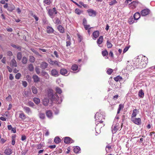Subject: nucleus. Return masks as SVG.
<instances>
[{"mask_svg": "<svg viewBox=\"0 0 155 155\" xmlns=\"http://www.w3.org/2000/svg\"><path fill=\"white\" fill-rule=\"evenodd\" d=\"M118 117L115 118L112 127V131L113 134L116 133L120 128L119 122H118Z\"/></svg>", "mask_w": 155, "mask_h": 155, "instance_id": "f257e3e1", "label": "nucleus"}, {"mask_svg": "<svg viewBox=\"0 0 155 155\" xmlns=\"http://www.w3.org/2000/svg\"><path fill=\"white\" fill-rule=\"evenodd\" d=\"M147 63L148 58L145 56L143 57L140 63L136 65V67L140 68L145 67Z\"/></svg>", "mask_w": 155, "mask_h": 155, "instance_id": "f03ea898", "label": "nucleus"}, {"mask_svg": "<svg viewBox=\"0 0 155 155\" xmlns=\"http://www.w3.org/2000/svg\"><path fill=\"white\" fill-rule=\"evenodd\" d=\"M48 96L49 98L51 99L52 101H57V103L59 104L61 102V101H58L59 97L56 94H53L52 92H51L48 93Z\"/></svg>", "mask_w": 155, "mask_h": 155, "instance_id": "7ed1b4c3", "label": "nucleus"}, {"mask_svg": "<svg viewBox=\"0 0 155 155\" xmlns=\"http://www.w3.org/2000/svg\"><path fill=\"white\" fill-rule=\"evenodd\" d=\"M103 118V116L101 114H100L99 112H97L95 116V119L96 122V123L97 122L102 123L103 122L102 121Z\"/></svg>", "mask_w": 155, "mask_h": 155, "instance_id": "20e7f679", "label": "nucleus"}, {"mask_svg": "<svg viewBox=\"0 0 155 155\" xmlns=\"http://www.w3.org/2000/svg\"><path fill=\"white\" fill-rule=\"evenodd\" d=\"M131 120L134 124L137 125H140L141 123V120L140 118H131Z\"/></svg>", "mask_w": 155, "mask_h": 155, "instance_id": "39448f33", "label": "nucleus"}, {"mask_svg": "<svg viewBox=\"0 0 155 155\" xmlns=\"http://www.w3.org/2000/svg\"><path fill=\"white\" fill-rule=\"evenodd\" d=\"M89 15L90 16L94 17L96 15V12L95 11L92 9H89L87 10Z\"/></svg>", "mask_w": 155, "mask_h": 155, "instance_id": "423d86ee", "label": "nucleus"}, {"mask_svg": "<svg viewBox=\"0 0 155 155\" xmlns=\"http://www.w3.org/2000/svg\"><path fill=\"white\" fill-rule=\"evenodd\" d=\"M57 13L55 8H54L53 9H50L48 10V14L51 17H52L54 14H56Z\"/></svg>", "mask_w": 155, "mask_h": 155, "instance_id": "0eeeda50", "label": "nucleus"}, {"mask_svg": "<svg viewBox=\"0 0 155 155\" xmlns=\"http://www.w3.org/2000/svg\"><path fill=\"white\" fill-rule=\"evenodd\" d=\"M138 5V2L135 1H133L129 4V7L131 8H135Z\"/></svg>", "mask_w": 155, "mask_h": 155, "instance_id": "6e6552de", "label": "nucleus"}, {"mask_svg": "<svg viewBox=\"0 0 155 155\" xmlns=\"http://www.w3.org/2000/svg\"><path fill=\"white\" fill-rule=\"evenodd\" d=\"M150 12V10L148 9H144L141 11V14L142 16H145L148 15Z\"/></svg>", "mask_w": 155, "mask_h": 155, "instance_id": "1a4fd4ad", "label": "nucleus"}, {"mask_svg": "<svg viewBox=\"0 0 155 155\" xmlns=\"http://www.w3.org/2000/svg\"><path fill=\"white\" fill-rule=\"evenodd\" d=\"M64 142L65 143H71L74 142L73 140L69 137H66L64 140Z\"/></svg>", "mask_w": 155, "mask_h": 155, "instance_id": "9d476101", "label": "nucleus"}, {"mask_svg": "<svg viewBox=\"0 0 155 155\" xmlns=\"http://www.w3.org/2000/svg\"><path fill=\"white\" fill-rule=\"evenodd\" d=\"M23 107L24 110L25 111L26 113L28 114H32V111L30 108L26 106Z\"/></svg>", "mask_w": 155, "mask_h": 155, "instance_id": "9b49d317", "label": "nucleus"}, {"mask_svg": "<svg viewBox=\"0 0 155 155\" xmlns=\"http://www.w3.org/2000/svg\"><path fill=\"white\" fill-rule=\"evenodd\" d=\"M41 75L47 79H48L49 78V75L48 73L44 71H42L41 72Z\"/></svg>", "mask_w": 155, "mask_h": 155, "instance_id": "f8f14e48", "label": "nucleus"}, {"mask_svg": "<svg viewBox=\"0 0 155 155\" xmlns=\"http://www.w3.org/2000/svg\"><path fill=\"white\" fill-rule=\"evenodd\" d=\"M32 78L35 83H37L40 81V78L37 75L34 74Z\"/></svg>", "mask_w": 155, "mask_h": 155, "instance_id": "ddd939ff", "label": "nucleus"}, {"mask_svg": "<svg viewBox=\"0 0 155 155\" xmlns=\"http://www.w3.org/2000/svg\"><path fill=\"white\" fill-rule=\"evenodd\" d=\"M68 72L66 69L64 68L61 69L60 70L61 74L67 76L68 74Z\"/></svg>", "mask_w": 155, "mask_h": 155, "instance_id": "4468645a", "label": "nucleus"}, {"mask_svg": "<svg viewBox=\"0 0 155 155\" xmlns=\"http://www.w3.org/2000/svg\"><path fill=\"white\" fill-rule=\"evenodd\" d=\"M4 153L7 155H10L12 153V150L8 148H6L5 150Z\"/></svg>", "mask_w": 155, "mask_h": 155, "instance_id": "2eb2a0df", "label": "nucleus"}, {"mask_svg": "<svg viewBox=\"0 0 155 155\" xmlns=\"http://www.w3.org/2000/svg\"><path fill=\"white\" fill-rule=\"evenodd\" d=\"M138 113V111L137 109H134L133 110V113L131 115V118H134Z\"/></svg>", "mask_w": 155, "mask_h": 155, "instance_id": "dca6fc26", "label": "nucleus"}, {"mask_svg": "<svg viewBox=\"0 0 155 155\" xmlns=\"http://www.w3.org/2000/svg\"><path fill=\"white\" fill-rule=\"evenodd\" d=\"M15 5L12 4L9 5L7 10L9 12H12L15 10Z\"/></svg>", "mask_w": 155, "mask_h": 155, "instance_id": "f3484780", "label": "nucleus"}, {"mask_svg": "<svg viewBox=\"0 0 155 155\" xmlns=\"http://www.w3.org/2000/svg\"><path fill=\"white\" fill-rule=\"evenodd\" d=\"M112 145L110 143L107 144L106 147V151L107 153L110 152V150L112 149Z\"/></svg>", "mask_w": 155, "mask_h": 155, "instance_id": "a211bd4d", "label": "nucleus"}, {"mask_svg": "<svg viewBox=\"0 0 155 155\" xmlns=\"http://www.w3.org/2000/svg\"><path fill=\"white\" fill-rule=\"evenodd\" d=\"M54 30L51 27L48 26L47 27V32L48 34L52 33L53 32Z\"/></svg>", "mask_w": 155, "mask_h": 155, "instance_id": "6ab92c4d", "label": "nucleus"}, {"mask_svg": "<svg viewBox=\"0 0 155 155\" xmlns=\"http://www.w3.org/2000/svg\"><path fill=\"white\" fill-rule=\"evenodd\" d=\"M51 74L52 76L54 77H57L58 75V73L57 71L55 69H53L51 71Z\"/></svg>", "mask_w": 155, "mask_h": 155, "instance_id": "aec40b11", "label": "nucleus"}, {"mask_svg": "<svg viewBox=\"0 0 155 155\" xmlns=\"http://www.w3.org/2000/svg\"><path fill=\"white\" fill-rule=\"evenodd\" d=\"M134 20L137 21L140 18V14L138 12H137L134 14Z\"/></svg>", "mask_w": 155, "mask_h": 155, "instance_id": "412c9836", "label": "nucleus"}, {"mask_svg": "<svg viewBox=\"0 0 155 155\" xmlns=\"http://www.w3.org/2000/svg\"><path fill=\"white\" fill-rule=\"evenodd\" d=\"M47 116L49 118L51 119L52 117V113L51 110L47 111L46 112Z\"/></svg>", "mask_w": 155, "mask_h": 155, "instance_id": "4be33fe9", "label": "nucleus"}, {"mask_svg": "<svg viewBox=\"0 0 155 155\" xmlns=\"http://www.w3.org/2000/svg\"><path fill=\"white\" fill-rule=\"evenodd\" d=\"M48 64L45 62H43L41 64V68L42 69H45L47 68Z\"/></svg>", "mask_w": 155, "mask_h": 155, "instance_id": "5701e85b", "label": "nucleus"}, {"mask_svg": "<svg viewBox=\"0 0 155 155\" xmlns=\"http://www.w3.org/2000/svg\"><path fill=\"white\" fill-rule=\"evenodd\" d=\"M10 65L12 67H17V62L14 59H13L11 60Z\"/></svg>", "mask_w": 155, "mask_h": 155, "instance_id": "b1692460", "label": "nucleus"}, {"mask_svg": "<svg viewBox=\"0 0 155 155\" xmlns=\"http://www.w3.org/2000/svg\"><path fill=\"white\" fill-rule=\"evenodd\" d=\"M99 35V32L98 31H96L93 32V35L94 38L95 39L93 38L94 39H95L96 38H97Z\"/></svg>", "mask_w": 155, "mask_h": 155, "instance_id": "393cba45", "label": "nucleus"}, {"mask_svg": "<svg viewBox=\"0 0 155 155\" xmlns=\"http://www.w3.org/2000/svg\"><path fill=\"white\" fill-rule=\"evenodd\" d=\"M57 28L61 33H63L64 31V28L61 25H58L57 27Z\"/></svg>", "mask_w": 155, "mask_h": 155, "instance_id": "a878e982", "label": "nucleus"}, {"mask_svg": "<svg viewBox=\"0 0 155 155\" xmlns=\"http://www.w3.org/2000/svg\"><path fill=\"white\" fill-rule=\"evenodd\" d=\"M138 96L140 98H143L144 96V93L142 89L139 90L138 94Z\"/></svg>", "mask_w": 155, "mask_h": 155, "instance_id": "bb28decb", "label": "nucleus"}, {"mask_svg": "<svg viewBox=\"0 0 155 155\" xmlns=\"http://www.w3.org/2000/svg\"><path fill=\"white\" fill-rule=\"evenodd\" d=\"M21 112L19 114V117L22 120H24L26 118V117L24 114L21 111H20Z\"/></svg>", "mask_w": 155, "mask_h": 155, "instance_id": "cd10ccee", "label": "nucleus"}, {"mask_svg": "<svg viewBox=\"0 0 155 155\" xmlns=\"http://www.w3.org/2000/svg\"><path fill=\"white\" fill-rule=\"evenodd\" d=\"M103 40V38L102 36H101L99 37L97 41V43L99 45V46L102 43Z\"/></svg>", "mask_w": 155, "mask_h": 155, "instance_id": "c85d7f7f", "label": "nucleus"}, {"mask_svg": "<svg viewBox=\"0 0 155 155\" xmlns=\"http://www.w3.org/2000/svg\"><path fill=\"white\" fill-rule=\"evenodd\" d=\"M73 150L75 153H78L80 150V148L79 147L76 146L74 148Z\"/></svg>", "mask_w": 155, "mask_h": 155, "instance_id": "c756f323", "label": "nucleus"}, {"mask_svg": "<svg viewBox=\"0 0 155 155\" xmlns=\"http://www.w3.org/2000/svg\"><path fill=\"white\" fill-rule=\"evenodd\" d=\"M43 104L45 106H47L49 103V100L48 98H44L43 101Z\"/></svg>", "mask_w": 155, "mask_h": 155, "instance_id": "7c9ffc66", "label": "nucleus"}, {"mask_svg": "<svg viewBox=\"0 0 155 155\" xmlns=\"http://www.w3.org/2000/svg\"><path fill=\"white\" fill-rule=\"evenodd\" d=\"M136 20H134V17L131 16L129 19L128 21L130 24H131L134 22Z\"/></svg>", "mask_w": 155, "mask_h": 155, "instance_id": "2f4dec72", "label": "nucleus"}, {"mask_svg": "<svg viewBox=\"0 0 155 155\" xmlns=\"http://www.w3.org/2000/svg\"><path fill=\"white\" fill-rule=\"evenodd\" d=\"M49 63L52 65H58V62L56 61H52L50 59L49 60Z\"/></svg>", "mask_w": 155, "mask_h": 155, "instance_id": "473e14b6", "label": "nucleus"}, {"mask_svg": "<svg viewBox=\"0 0 155 155\" xmlns=\"http://www.w3.org/2000/svg\"><path fill=\"white\" fill-rule=\"evenodd\" d=\"M33 101L36 104H38L40 103V99L37 97H34L33 99Z\"/></svg>", "mask_w": 155, "mask_h": 155, "instance_id": "72a5a7b5", "label": "nucleus"}, {"mask_svg": "<svg viewBox=\"0 0 155 155\" xmlns=\"http://www.w3.org/2000/svg\"><path fill=\"white\" fill-rule=\"evenodd\" d=\"M61 140L58 137H56L54 139V141L55 143L58 144L61 142Z\"/></svg>", "mask_w": 155, "mask_h": 155, "instance_id": "f704fd0d", "label": "nucleus"}, {"mask_svg": "<svg viewBox=\"0 0 155 155\" xmlns=\"http://www.w3.org/2000/svg\"><path fill=\"white\" fill-rule=\"evenodd\" d=\"M31 89L32 92L34 94H37L38 91L36 87L34 86H32L31 88Z\"/></svg>", "mask_w": 155, "mask_h": 155, "instance_id": "c9c22d12", "label": "nucleus"}, {"mask_svg": "<svg viewBox=\"0 0 155 155\" xmlns=\"http://www.w3.org/2000/svg\"><path fill=\"white\" fill-rule=\"evenodd\" d=\"M39 118L42 120H43L45 117V114L44 113H40L39 114Z\"/></svg>", "mask_w": 155, "mask_h": 155, "instance_id": "e433bc0d", "label": "nucleus"}, {"mask_svg": "<svg viewBox=\"0 0 155 155\" xmlns=\"http://www.w3.org/2000/svg\"><path fill=\"white\" fill-rule=\"evenodd\" d=\"M122 79V78L120 76H118L114 78V80L117 82L120 81Z\"/></svg>", "mask_w": 155, "mask_h": 155, "instance_id": "4c0bfd02", "label": "nucleus"}, {"mask_svg": "<svg viewBox=\"0 0 155 155\" xmlns=\"http://www.w3.org/2000/svg\"><path fill=\"white\" fill-rule=\"evenodd\" d=\"M28 68L30 71H33L34 69V67L33 64H29L28 66Z\"/></svg>", "mask_w": 155, "mask_h": 155, "instance_id": "58836bf2", "label": "nucleus"}, {"mask_svg": "<svg viewBox=\"0 0 155 155\" xmlns=\"http://www.w3.org/2000/svg\"><path fill=\"white\" fill-rule=\"evenodd\" d=\"M22 58V53L21 52H18L17 54V58L18 60H20Z\"/></svg>", "mask_w": 155, "mask_h": 155, "instance_id": "ea45409f", "label": "nucleus"}, {"mask_svg": "<svg viewBox=\"0 0 155 155\" xmlns=\"http://www.w3.org/2000/svg\"><path fill=\"white\" fill-rule=\"evenodd\" d=\"M107 45L108 48H110L112 46V45L108 40L107 41Z\"/></svg>", "mask_w": 155, "mask_h": 155, "instance_id": "a19ab883", "label": "nucleus"}, {"mask_svg": "<svg viewBox=\"0 0 155 155\" xmlns=\"http://www.w3.org/2000/svg\"><path fill=\"white\" fill-rule=\"evenodd\" d=\"M78 66L77 64H74L72 66L71 69L73 71H76L78 69Z\"/></svg>", "mask_w": 155, "mask_h": 155, "instance_id": "79ce46f5", "label": "nucleus"}, {"mask_svg": "<svg viewBox=\"0 0 155 155\" xmlns=\"http://www.w3.org/2000/svg\"><path fill=\"white\" fill-rule=\"evenodd\" d=\"M27 61V59L25 57H23L22 59V63L23 64H26Z\"/></svg>", "mask_w": 155, "mask_h": 155, "instance_id": "37998d69", "label": "nucleus"}, {"mask_svg": "<svg viewBox=\"0 0 155 155\" xmlns=\"http://www.w3.org/2000/svg\"><path fill=\"white\" fill-rule=\"evenodd\" d=\"M117 3V2L116 0L111 1L109 3V5L110 6L114 5Z\"/></svg>", "mask_w": 155, "mask_h": 155, "instance_id": "c03bdc74", "label": "nucleus"}, {"mask_svg": "<svg viewBox=\"0 0 155 155\" xmlns=\"http://www.w3.org/2000/svg\"><path fill=\"white\" fill-rule=\"evenodd\" d=\"M29 61L32 63H33L35 61V58L34 57L32 56H30L29 57Z\"/></svg>", "mask_w": 155, "mask_h": 155, "instance_id": "a18cd8bd", "label": "nucleus"}, {"mask_svg": "<svg viewBox=\"0 0 155 155\" xmlns=\"http://www.w3.org/2000/svg\"><path fill=\"white\" fill-rule=\"evenodd\" d=\"M56 91L57 93L59 94H61L62 93L61 89L59 87H56Z\"/></svg>", "mask_w": 155, "mask_h": 155, "instance_id": "49530a36", "label": "nucleus"}, {"mask_svg": "<svg viewBox=\"0 0 155 155\" xmlns=\"http://www.w3.org/2000/svg\"><path fill=\"white\" fill-rule=\"evenodd\" d=\"M75 12L76 14H77L80 15L81 12V10L78 8H77L75 10Z\"/></svg>", "mask_w": 155, "mask_h": 155, "instance_id": "de8ad7c7", "label": "nucleus"}, {"mask_svg": "<svg viewBox=\"0 0 155 155\" xmlns=\"http://www.w3.org/2000/svg\"><path fill=\"white\" fill-rule=\"evenodd\" d=\"M102 54L103 56H105L107 55L108 53L107 50H104L102 51Z\"/></svg>", "mask_w": 155, "mask_h": 155, "instance_id": "09e8293b", "label": "nucleus"}, {"mask_svg": "<svg viewBox=\"0 0 155 155\" xmlns=\"http://www.w3.org/2000/svg\"><path fill=\"white\" fill-rule=\"evenodd\" d=\"M28 105L31 107H33L34 104L32 102L30 101L28 102Z\"/></svg>", "mask_w": 155, "mask_h": 155, "instance_id": "8fccbe9b", "label": "nucleus"}, {"mask_svg": "<svg viewBox=\"0 0 155 155\" xmlns=\"http://www.w3.org/2000/svg\"><path fill=\"white\" fill-rule=\"evenodd\" d=\"M55 23L57 25L61 23V22L60 21L59 19L58 18H56L55 19Z\"/></svg>", "mask_w": 155, "mask_h": 155, "instance_id": "3c124183", "label": "nucleus"}, {"mask_svg": "<svg viewBox=\"0 0 155 155\" xmlns=\"http://www.w3.org/2000/svg\"><path fill=\"white\" fill-rule=\"evenodd\" d=\"M44 2L47 5H49L51 2L50 0H44Z\"/></svg>", "mask_w": 155, "mask_h": 155, "instance_id": "603ef678", "label": "nucleus"}, {"mask_svg": "<svg viewBox=\"0 0 155 155\" xmlns=\"http://www.w3.org/2000/svg\"><path fill=\"white\" fill-rule=\"evenodd\" d=\"M113 72V70L111 68L108 69L107 71V73L109 75L111 74Z\"/></svg>", "mask_w": 155, "mask_h": 155, "instance_id": "864d4df0", "label": "nucleus"}, {"mask_svg": "<svg viewBox=\"0 0 155 155\" xmlns=\"http://www.w3.org/2000/svg\"><path fill=\"white\" fill-rule=\"evenodd\" d=\"M35 71L37 74H39L40 73V69L38 67H36L35 68Z\"/></svg>", "mask_w": 155, "mask_h": 155, "instance_id": "5fc2aeb1", "label": "nucleus"}, {"mask_svg": "<svg viewBox=\"0 0 155 155\" xmlns=\"http://www.w3.org/2000/svg\"><path fill=\"white\" fill-rule=\"evenodd\" d=\"M21 76V74L20 73L17 74L15 76V78L17 79H19Z\"/></svg>", "mask_w": 155, "mask_h": 155, "instance_id": "6e6d98bb", "label": "nucleus"}, {"mask_svg": "<svg viewBox=\"0 0 155 155\" xmlns=\"http://www.w3.org/2000/svg\"><path fill=\"white\" fill-rule=\"evenodd\" d=\"M79 3L80 5L83 6L84 8H87V5L86 4H84L83 2H79Z\"/></svg>", "mask_w": 155, "mask_h": 155, "instance_id": "4d7b16f0", "label": "nucleus"}, {"mask_svg": "<svg viewBox=\"0 0 155 155\" xmlns=\"http://www.w3.org/2000/svg\"><path fill=\"white\" fill-rule=\"evenodd\" d=\"M26 78H27V80L28 81H30L31 80V78L30 76L29 75H27L26 76Z\"/></svg>", "mask_w": 155, "mask_h": 155, "instance_id": "13d9d810", "label": "nucleus"}, {"mask_svg": "<svg viewBox=\"0 0 155 155\" xmlns=\"http://www.w3.org/2000/svg\"><path fill=\"white\" fill-rule=\"evenodd\" d=\"M54 113L55 114H58L59 113V110L56 108H55L54 109Z\"/></svg>", "mask_w": 155, "mask_h": 155, "instance_id": "bf43d9fd", "label": "nucleus"}, {"mask_svg": "<svg viewBox=\"0 0 155 155\" xmlns=\"http://www.w3.org/2000/svg\"><path fill=\"white\" fill-rule=\"evenodd\" d=\"M129 48V47H126L124 49L123 51V53H125L128 50V49Z\"/></svg>", "mask_w": 155, "mask_h": 155, "instance_id": "052dcab7", "label": "nucleus"}, {"mask_svg": "<svg viewBox=\"0 0 155 155\" xmlns=\"http://www.w3.org/2000/svg\"><path fill=\"white\" fill-rule=\"evenodd\" d=\"M22 85L25 87H26L27 85V83L26 81H22Z\"/></svg>", "mask_w": 155, "mask_h": 155, "instance_id": "680f3d73", "label": "nucleus"}, {"mask_svg": "<svg viewBox=\"0 0 155 155\" xmlns=\"http://www.w3.org/2000/svg\"><path fill=\"white\" fill-rule=\"evenodd\" d=\"M54 54L56 58H59V55H58V53L57 51H54Z\"/></svg>", "mask_w": 155, "mask_h": 155, "instance_id": "e2e57ef3", "label": "nucleus"}, {"mask_svg": "<svg viewBox=\"0 0 155 155\" xmlns=\"http://www.w3.org/2000/svg\"><path fill=\"white\" fill-rule=\"evenodd\" d=\"M87 20L86 19L84 18L83 20V24L84 26V25H86L87 24Z\"/></svg>", "mask_w": 155, "mask_h": 155, "instance_id": "0e129e2a", "label": "nucleus"}, {"mask_svg": "<svg viewBox=\"0 0 155 155\" xmlns=\"http://www.w3.org/2000/svg\"><path fill=\"white\" fill-rule=\"evenodd\" d=\"M6 58L5 57H4L3 58L1 61L3 63L5 64L6 62Z\"/></svg>", "mask_w": 155, "mask_h": 155, "instance_id": "69168bd1", "label": "nucleus"}, {"mask_svg": "<svg viewBox=\"0 0 155 155\" xmlns=\"http://www.w3.org/2000/svg\"><path fill=\"white\" fill-rule=\"evenodd\" d=\"M71 45V42L70 41H66V46H70Z\"/></svg>", "mask_w": 155, "mask_h": 155, "instance_id": "338daca9", "label": "nucleus"}, {"mask_svg": "<svg viewBox=\"0 0 155 155\" xmlns=\"http://www.w3.org/2000/svg\"><path fill=\"white\" fill-rule=\"evenodd\" d=\"M26 139V137L25 135H23L21 137V140L22 141L25 140Z\"/></svg>", "mask_w": 155, "mask_h": 155, "instance_id": "774afa93", "label": "nucleus"}]
</instances>
